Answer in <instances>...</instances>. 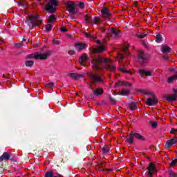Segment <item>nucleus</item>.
I'll return each mask as SVG.
<instances>
[{"instance_id":"nucleus-43","label":"nucleus","mask_w":177,"mask_h":177,"mask_svg":"<svg viewBox=\"0 0 177 177\" xmlns=\"http://www.w3.org/2000/svg\"><path fill=\"white\" fill-rule=\"evenodd\" d=\"M136 37H138V38H145V37H146V34L145 33L137 34Z\"/></svg>"},{"instance_id":"nucleus-58","label":"nucleus","mask_w":177,"mask_h":177,"mask_svg":"<svg viewBox=\"0 0 177 177\" xmlns=\"http://www.w3.org/2000/svg\"><path fill=\"white\" fill-rule=\"evenodd\" d=\"M109 171H111V169H109Z\"/></svg>"},{"instance_id":"nucleus-17","label":"nucleus","mask_w":177,"mask_h":177,"mask_svg":"<svg viewBox=\"0 0 177 177\" xmlns=\"http://www.w3.org/2000/svg\"><path fill=\"white\" fill-rule=\"evenodd\" d=\"M92 91H93V93H94V95L95 96H99L100 95H103V92H104L103 91V88H95V89L92 88Z\"/></svg>"},{"instance_id":"nucleus-57","label":"nucleus","mask_w":177,"mask_h":177,"mask_svg":"<svg viewBox=\"0 0 177 177\" xmlns=\"http://www.w3.org/2000/svg\"><path fill=\"white\" fill-rule=\"evenodd\" d=\"M165 59H168V57H165Z\"/></svg>"},{"instance_id":"nucleus-3","label":"nucleus","mask_w":177,"mask_h":177,"mask_svg":"<svg viewBox=\"0 0 177 177\" xmlns=\"http://www.w3.org/2000/svg\"><path fill=\"white\" fill-rule=\"evenodd\" d=\"M98 30H100V31H101L102 32H104V34H106L107 37H113V38H118L119 37L120 31H117L114 28H111V30H109L106 29L102 26H99Z\"/></svg>"},{"instance_id":"nucleus-6","label":"nucleus","mask_w":177,"mask_h":177,"mask_svg":"<svg viewBox=\"0 0 177 177\" xmlns=\"http://www.w3.org/2000/svg\"><path fill=\"white\" fill-rule=\"evenodd\" d=\"M88 78L91 80L93 84H96V82H99L100 84H103L104 81L100 77V76L97 75L95 73H89Z\"/></svg>"},{"instance_id":"nucleus-14","label":"nucleus","mask_w":177,"mask_h":177,"mask_svg":"<svg viewBox=\"0 0 177 177\" xmlns=\"http://www.w3.org/2000/svg\"><path fill=\"white\" fill-rule=\"evenodd\" d=\"M10 160V153L8 152H4L1 156H0V162L2 161H8Z\"/></svg>"},{"instance_id":"nucleus-49","label":"nucleus","mask_w":177,"mask_h":177,"mask_svg":"<svg viewBox=\"0 0 177 177\" xmlns=\"http://www.w3.org/2000/svg\"><path fill=\"white\" fill-rule=\"evenodd\" d=\"M61 31L62 32H66L67 31V28H66L65 27H63L61 28Z\"/></svg>"},{"instance_id":"nucleus-8","label":"nucleus","mask_w":177,"mask_h":177,"mask_svg":"<svg viewBox=\"0 0 177 177\" xmlns=\"http://www.w3.org/2000/svg\"><path fill=\"white\" fill-rule=\"evenodd\" d=\"M66 9L68 12L74 15L75 13V3L73 1H68L66 3Z\"/></svg>"},{"instance_id":"nucleus-28","label":"nucleus","mask_w":177,"mask_h":177,"mask_svg":"<svg viewBox=\"0 0 177 177\" xmlns=\"http://www.w3.org/2000/svg\"><path fill=\"white\" fill-rule=\"evenodd\" d=\"M18 6H22V8H27V2L24 0H20L18 1Z\"/></svg>"},{"instance_id":"nucleus-26","label":"nucleus","mask_w":177,"mask_h":177,"mask_svg":"<svg viewBox=\"0 0 177 177\" xmlns=\"http://www.w3.org/2000/svg\"><path fill=\"white\" fill-rule=\"evenodd\" d=\"M138 92H140V93H142L143 95H153L151 92L149 91H147L146 89H140L138 90Z\"/></svg>"},{"instance_id":"nucleus-21","label":"nucleus","mask_w":177,"mask_h":177,"mask_svg":"<svg viewBox=\"0 0 177 177\" xmlns=\"http://www.w3.org/2000/svg\"><path fill=\"white\" fill-rule=\"evenodd\" d=\"M128 48H129V43L126 42L124 44V46H123V47L122 48V50L123 52H125V53H126V55H127V56H129V53H128Z\"/></svg>"},{"instance_id":"nucleus-36","label":"nucleus","mask_w":177,"mask_h":177,"mask_svg":"<svg viewBox=\"0 0 177 177\" xmlns=\"http://www.w3.org/2000/svg\"><path fill=\"white\" fill-rule=\"evenodd\" d=\"M120 71H122V73H127V74H130V75H132L133 74L132 72L129 71L124 70V68H119Z\"/></svg>"},{"instance_id":"nucleus-35","label":"nucleus","mask_w":177,"mask_h":177,"mask_svg":"<svg viewBox=\"0 0 177 177\" xmlns=\"http://www.w3.org/2000/svg\"><path fill=\"white\" fill-rule=\"evenodd\" d=\"M100 17H95L94 18V24H96L97 26L99 25V23H100Z\"/></svg>"},{"instance_id":"nucleus-24","label":"nucleus","mask_w":177,"mask_h":177,"mask_svg":"<svg viewBox=\"0 0 177 177\" xmlns=\"http://www.w3.org/2000/svg\"><path fill=\"white\" fill-rule=\"evenodd\" d=\"M129 108L130 110L133 111V110H136V109H138L137 104L136 102H131L129 104Z\"/></svg>"},{"instance_id":"nucleus-41","label":"nucleus","mask_w":177,"mask_h":177,"mask_svg":"<svg viewBox=\"0 0 177 177\" xmlns=\"http://www.w3.org/2000/svg\"><path fill=\"white\" fill-rule=\"evenodd\" d=\"M109 149L108 148V147H106V145L104 146L102 148L103 153H109Z\"/></svg>"},{"instance_id":"nucleus-1","label":"nucleus","mask_w":177,"mask_h":177,"mask_svg":"<svg viewBox=\"0 0 177 177\" xmlns=\"http://www.w3.org/2000/svg\"><path fill=\"white\" fill-rule=\"evenodd\" d=\"M93 68L98 71L99 70H108L109 71H115V65L110 59L104 58L101 56H97L93 59Z\"/></svg>"},{"instance_id":"nucleus-27","label":"nucleus","mask_w":177,"mask_h":177,"mask_svg":"<svg viewBox=\"0 0 177 177\" xmlns=\"http://www.w3.org/2000/svg\"><path fill=\"white\" fill-rule=\"evenodd\" d=\"M45 177H63L61 175L53 176V171H49L46 173Z\"/></svg>"},{"instance_id":"nucleus-33","label":"nucleus","mask_w":177,"mask_h":177,"mask_svg":"<svg viewBox=\"0 0 177 177\" xmlns=\"http://www.w3.org/2000/svg\"><path fill=\"white\" fill-rule=\"evenodd\" d=\"M133 134H131L130 136H129L127 137V142H128L129 143H133Z\"/></svg>"},{"instance_id":"nucleus-31","label":"nucleus","mask_w":177,"mask_h":177,"mask_svg":"<svg viewBox=\"0 0 177 177\" xmlns=\"http://www.w3.org/2000/svg\"><path fill=\"white\" fill-rule=\"evenodd\" d=\"M133 136H135L136 139H138L139 140H145V137L139 133H134Z\"/></svg>"},{"instance_id":"nucleus-56","label":"nucleus","mask_w":177,"mask_h":177,"mask_svg":"<svg viewBox=\"0 0 177 177\" xmlns=\"http://www.w3.org/2000/svg\"><path fill=\"white\" fill-rule=\"evenodd\" d=\"M171 71H174V69H171Z\"/></svg>"},{"instance_id":"nucleus-20","label":"nucleus","mask_w":177,"mask_h":177,"mask_svg":"<svg viewBox=\"0 0 177 177\" xmlns=\"http://www.w3.org/2000/svg\"><path fill=\"white\" fill-rule=\"evenodd\" d=\"M115 85H119V86H131V83L125 81H119L115 82Z\"/></svg>"},{"instance_id":"nucleus-9","label":"nucleus","mask_w":177,"mask_h":177,"mask_svg":"<svg viewBox=\"0 0 177 177\" xmlns=\"http://www.w3.org/2000/svg\"><path fill=\"white\" fill-rule=\"evenodd\" d=\"M106 43H107V39H106V40H104V42L97 48L94 49L93 53H99L106 50Z\"/></svg>"},{"instance_id":"nucleus-40","label":"nucleus","mask_w":177,"mask_h":177,"mask_svg":"<svg viewBox=\"0 0 177 177\" xmlns=\"http://www.w3.org/2000/svg\"><path fill=\"white\" fill-rule=\"evenodd\" d=\"M150 125L152 127V128H157V122H150Z\"/></svg>"},{"instance_id":"nucleus-11","label":"nucleus","mask_w":177,"mask_h":177,"mask_svg":"<svg viewBox=\"0 0 177 177\" xmlns=\"http://www.w3.org/2000/svg\"><path fill=\"white\" fill-rule=\"evenodd\" d=\"M101 15L102 17H104L105 19H109V17L111 16V12H110V10H109V8L104 7L101 10Z\"/></svg>"},{"instance_id":"nucleus-4","label":"nucleus","mask_w":177,"mask_h":177,"mask_svg":"<svg viewBox=\"0 0 177 177\" xmlns=\"http://www.w3.org/2000/svg\"><path fill=\"white\" fill-rule=\"evenodd\" d=\"M41 23L42 20L39 18V15L30 16L27 20L29 27H35V26H39Z\"/></svg>"},{"instance_id":"nucleus-29","label":"nucleus","mask_w":177,"mask_h":177,"mask_svg":"<svg viewBox=\"0 0 177 177\" xmlns=\"http://www.w3.org/2000/svg\"><path fill=\"white\" fill-rule=\"evenodd\" d=\"M26 67H32L34 66V61L27 60L25 62Z\"/></svg>"},{"instance_id":"nucleus-10","label":"nucleus","mask_w":177,"mask_h":177,"mask_svg":"<svg viewBox=\"0 0 177 177\" xmlns=\"http://www.w3.org/2000/svg\"><path fill=\"white\" fill-rule=\"evenodd\" d=\"M146 103L148 104V106H154L158 103V100L155 95H153L152 97L147 99Z\"/></svg>"},{"instance_id":"nucleus-50","label":"nucleus","mask_w":177,"mask_h":177,"mask_svg":"<svg viewBox=\"0 0 177 177\" xmlns=\"http://www.w3.org/2000/svg\"><path fill=\"white\" fill-rule=\"evenodd\" d=\"M110 102H111L113 104H115V100H114V98H110Z\"/></svg>"},{"instance_id":"nucleus-2","label":"nucleus","mask_w":177,"mask_h":177,"mask_svg":"<svg viewBox=\"0 0 177 177\" xmlns=\"http://www.w3.org/2000/svg\"><path fill=\"white\" fill-rule=\"evenodd\" d=\"M52 55L51 51H46L44 53H35L33 54H30L27 55L28 59H40V60H45L48 59V56H50Z\"/></svg>"},{"instance_id":"nucleus-39","label":"nucleus","mask_w":177,"mask_h":177,"mask_svg":"<svg viewBox=\"0 0 177 177\" xmlns=\"http://www.w3.org/2000/svg\"><path fill=\"white\" fill-rule=\"evenodd\" d=\"M53 43L54 44V45H60V41H59V39H53Z\"/></svg>"},{"instance_id":"nucleus-15","label":"nucleus","mask_w":177,"mask_h":177,"mask_svg":"<svg viewBox=\"0 0 177 177\" xmlns=\"http://www.w3.org/2000/svg\"><path fill=\"white\" fill-rule=\"evenodd\" d=\"M176 142H177V138H172V139L168 140L166 142L165 148L169 149V147H171V146L175 145V143H176Z\"/></svg>"},{"instance_id":"nucleus-54","label":"nucleus","mask_w":177,"mask_h":177,"mask_svg":"<svg viewBox=\"0 0 177 177\" xmlns=\"http://www.w3.org/2000/svg\"><path fill=\"white\" fill-rule=\"evenodd\" d=\"M39 2H41V0H37Z\"/></svg>"},{"instance_id":"nucleus-16","label":"nucleus","mask_w":177,"mask_h":177,"mask_svg":"<svg viewBox=\"0 0 177 177\" xmlns=\"http://www.w3.org/2000/svg\"><path fill=\"white\" fill-rule=\"evenodd\" d=\"M75 47L77 52H80L83 49H85V44L84 43H76L75 44Z\"/></svg>"},{"instance_id":"nucleus-55","label":"nucleus","mask_w":177,"mask_h":177,"mask_svg":"<svg viewBox=\"0 0 177 177\" xmlns=\"http://www.w3.org/2000/svg\"><path fill=\"white\" fill-rule=\"evenodd\" d=\"M23 41H26V39H23Z\"/></svg>"},{"instance_id":"nucleus-38","label":"nucleus","mask_w":177,"mask_h":177,"mask_svg":"<svg viewBox=\"0 0 177 177\" xmlns=\"http://www.w3.org/2000/svg\"><path fill=\"white\" fill-rule=\"evenodd\" d=\"M176 164H177V160L176 159H174L173 160L171 163H170V166L171 167H176Z\"/></svg>"},{"instance_id":"nucleus-48","label":"nucleus","mask_w":177,"mask_h":177,"mask_svg":"<svg viewBox=\"0 0 177 177\" xmlns=\"http://www.w3.org/2000/svg\"><path fill=\"white\" fill-rule=\"evenodd\" d=\"M79 6L81 8V9H82V8H84V6H85V4L82 2L79 3Z\"/></svg>"},{"instance_id":"nucleus-42","label":"nucleus","mask_w":177,"mask_h":177,"mask_svg":"<svg viewBox=\"0 0 177 177\" xmlns=\"http://www.w3.org/2000/svg\"><path fill=\"white\" fill-rule=\"evenodd\" d=\"M52 25H50V24H47L46 26V31H50V30H52Z\"/></svg>"},{"instance_id":"nucleus-13","label":"nucleus","mask_w":177,"mask_h":177,"mask_svg":"<svg viewBox=\"0 0 177 177\" xmlns=\"http://www.w3.org/2000/svg\"><path fill=\"white\" fill-rule=\"evenodd\" d=\"M89 59V57H88V55L86 54H83L79 59V63L81 66H83V67H85V64L84 63H86V62H88Z\"/></svg>"},{"instance_id":"nucleus-37","label":"nucleus","mask_w":177,"mask_h":177,"mask_svg":"<svg viewBox=\"0 0 177 177\" xmlns=\"http://www.w3.org/2000/svg\"><path fill=\"white\" fill-rule=\"evenodd\" d=\"M162 39V37H161V35L158 34L156 35V42H161Z\"/></svg>"},{"instance_id":"nucleus-19","label":"nucleus","mask_w":177,"mask_h":177,"mask_svg":"<svg viewBox=\"0 0 177 177\" xmlns=\"http://www.w3.org/2000/svg\"><path fill=\"white\" fill-rule=\"evenodd\" d=\"M138 59L140 62H145L146 60V55L143 51L138 52Z\"/></svg>"},{"instance_id":"nucleus-51","label":"nucleus","mask_w":177,"mask_h":177,"mask_svg":"<svg viewBox=\"0 0 177 177\" xmlns=\"http://www.w3.org/2000/svg\"><path fill=\"white\" fill-rule=\"evenodd\" d=\"M23 46V44L21 43L19 44H17V48H21Z\"/></svg>"},{"instance_id":"nucleus-25","label":"nucleus","mask_w":177,"mask_h":177,"mask_svg":"<svg viewBox=\"0 0 177 177\" xmlns=\"http://www.w3.org/2000/svg\"><path fill=\"white\" fill-rule=\"evenodd\" d=\"M176 80H177V75H175L174 76H171V77H168L167 82L169 84H171V83L174 82V81H176Z\"/></svg>"},{"instance_id":"nucleus-7","label":"nucleus","mask_w":177,"mask_h":177,"mask_svg":"<svg viewBox=\"0 0 177 177\" xmlns=\"http://www.w3.org/2000/svg\"><path fill=\"white\" fill-rule=\"evenodd\" d=\"M148 171V176L153 177V174H157V170L156 169V166L154 164L150 163L149 167H147Z\"/></svg>"},{"instance_id":"nucleus-46","label":"nucleus","mask_w":177,"mask_h":177,"mask_svg":"<svg viewBox=\"0 0 177 177\" xmlns=\"http://www.w3.org/2000/svg\"><path fill=\"white\" fill-rule=\"evenodd\" d=\"M170 133H173L174 135H176V133H177V129L173 128V129H171Z\"/></svg>"},{"instance_id":"nucleus-12","label":"nucleus","mask_w":177,"mask_h":177,"mask_svg":"<svg viewBox=\"0 0 177 177\" xmlns=\"http://www.w3.org/2000/svg\"><path fill=\"white\" fill-rule=\"evenodd\" d=\"M139 74H140L141 77L143 75H145V77H151V75H153L151 71L147 69H140Z\"/></svg>"},{"instance_id":"nucleus-53","label":"nucleus","mask_w":177,"mask_h":177,"mask_svg":"<svg viewBox=\"0 0 177 177\" xmlns=\"http://www.w3.org/2000/svg\"><path fill=\"white\" fill-rule=\"evenodd\" d=\"M97 44H102L101 42H100V40H98V41H97Z\"/></svg>"},{"instance_id":"nucleus-22","label":"nucleus","mask_w":177,"mask_h":177,"mask_svg":"<svg viewBox=\"0 0 177 177\" xmlns=\"http://www.w3.org/2000/svg\"><path fill=\"white\" fill-rule=\"evenodd\" d=\"M162 53H171V48L167 46H163L161 49Z\"/></svg>"},{"instance_id":"nucleus-45","label":"nucleus","mask_w":177,"mask_h":177,"mask_svg":"<svg viewBox=\"0 0 177 177\" xmlns=\"http://www.w3.org/2000/svg\"><path fill=\"white\" fill-rule=\"evenodd\" d=\"M47 88H50V89H52V88H53L55 86V84L53 83H48L46 84Z\"/></svg>"},{"instance_id":"nucleus-44","label":"nucleus","mask_w":177,"mask_h":177,"mask_svg":"<svg viewBox=\"0 0 177 177\" xmlns=\"http://www.w3.org/2000/svg\"><path fill=\"white\" fill-rule=\"evenodd\" d=\"M169 176L171 177H177V174L174 173L172 171H169Z\"/></svg>"},{"instance_id":"nucleus-18","label":"nucleus","mask_w":177,"mask_h":177,"mask_svg":"<svg viewBox=\"0 0 177 177\" xmlns=\"http://www.w3.org/2000/svg\"><path fill=\"white\" fill-rule=\"evenodd\" d=\"M69 75L73 80H80V78H84V75L82 74L71 73Z\"/></svg>"},{"instance_id":"nucleus-32","label":"nucleus","mask_w":177,"mask_h":177,"mask_svg":"<svg viewBox=\"0 0 177 177\" xmlns=\"http://www.w3.org/2000/svg\"><path fill=\"white\" fill-rule=\"evenodd\" d=\"M56 21V17L53 15H50L48 19V23H53V21Z\"/></svg>"},{"instance_id":"nucleus-52","label":"nucleus","mask_w":177,"mask_h":177,"mask_svg":"<svg viewBox=\"0 0 177 177\" xmlns=\"http://www.w3.org/2000/svg\"><path fill=\"white\" fill-rule=\"evenodd\" d=\"M134 6H138V2L136 1L134 2Z\"/></svg>"},{"instance_id":"nucleus-47","label":"nucleus","mask_w":177,"mask_h":177,"mask_svg":"<svg viewBox=\"0 0 177 177\" xmlns=\"http://www.w3.org/2000/svg\"><path fill=\"white\" fill-rule=\"evenodd\" d=\"M118 60H122V59H124V55L122 54L118 55Z\"/></svg>"},{"instance_id":"nucleus-5","label":"nucleus","mask_w":177,"mask_h":177,"mask_svg":"<svg viewBox=\"0 0 177 177\" xmlns=\"http://www.w3.org/2000/svg\"><path fill=\"white\" fill-rule=\"evenodd\" d=\"M57 5H59L57 0H50L48 3L46 5V10L50 13H53L55 12Z\"/></svg>"},{"instance_id":"nucleus-30","label":"nucleus","mask_w":177,"mask_h":177,"mask_svg":"<svg viewBox=\"0 0 177 177\" xmlns=\"http://www.w3.org/2000/svg\"><path fill=\"white\" fill-rule=\"evenodd\" d=\"M86 23H88V24L92 23L93 19H92V16H91V15L87 14L86 15Z\"/></svg>"},{"instance_id":"nucleus-34","label":"nucleus","mask_w":177,"mask_h":177,"mask_svg":"<svg viewBox=\"0 0 177 177\" xmlns=\"http://www.w3.org/2000/svg\"><path fill=\"white\" fill-rule=\"evenodd\" d=\"M84 35H85V37L86 38H89L90 39H96L95 36H94L93 35H91V34L88 33V32H86L84 34Z\"/></svg>"},{"instance_id":"nucleus-23","label":"nucleus","mask_w":177,"mask_h":177,"mask_svg":"<svg viewBox=\"0 0 177 177\" xmlns=\"http://www.w3.org/2000/svg\"><path fill=\"white\" fill-rule=\"evenodd\" d=\"M129 90L128 89H121L119 91V95H121L122 96H126V95H129Z\"/></svg>"}]
</instances>
